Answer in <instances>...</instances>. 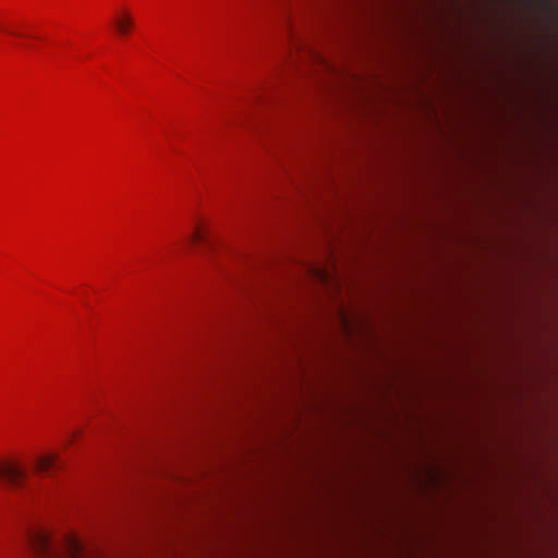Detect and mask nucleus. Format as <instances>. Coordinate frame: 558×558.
I'll return each mask as SVG.
<instances>
[{"instance_id":"obj_1","label":"nucleus","mask_w":558,"mask_h":558,"mask_svg":"<svg viewBox=\"0 0 558 558\" xmlns=\"http://www.w3.org/2000/svg\"><path fill=\"white\" fill-rule=\"evenodd\" d=\"M27 537L37 558H82L83 546L73 535L56 538L48 530L38 527Z\"/></svg>"},{"instance_id":"obj_2","label":"nucleus","mask_w":558,"mask_h":558,"mask_svg":"<svg viewBox=\"0 0 558 558\" xmlns=\"http://www.w3.org/2000/svg\"><path fill=\"white\" fill-rule=\"evenodd\" d=\"M26 476V471L14 463L0 464V478L7 481L12 486H21Z\"/></svg>"},{"instance_id":"obj_3","label":"nucleus","mask_w":558,"mask_h":558,"mask_svg":"<svg viewBox=\"0 0 558 558\" xmlns=\"http://www.w3.org/2000/svg\"><path fill=\"white\" fill-rule=\"evenodd\" d=\"M133 19L131 14L128 12L123 13L122 15H119L114 21V25L120 35H126L133 27Z\"/></svg>"},{"instance_id":"obj_4","label":"nucleus","mask_w":558,"mask_h":558,"mask_svg":"<svg viewBox=\"0 0 558 558\" xmlns=\"http://www.w3.org/2000/svg\"><path fill=\"white\" fill-rule=\"evenodd\" d=\"M57 464V457L49 454L40 457L35 463V470L40 473H48Z\"/></svg>"},{"instance_id":"obj_5","label":"nucleus","mask_w":558,"mask_h":558,"mask_svg":"<svg viewBox=\"0 0 558 558\" xmlns=\"http://www.w3.org/2000/svg\"><path fill=\"white\" fill-rule=\"evenodd\" d=\"M311 270L313 271L314 277L323 283H327L329 281V274L326 270L320 268H313Z\"/></svg>"},{"instance_id":"obj_6","label":"nucleus","mask_w":558,"mask_h":558,"mask_svg":"<svg viewBox=\"0 0 558 558\" xmlns=\"http://www.w3.org/2000/svg\"><path fill=\"white\" fill-rule=\"evenodd\" d=\"M192 241L194 242H206L205 235L201 232L199 229H196L192 235Z\"/></svg>"},{"instance_id":"obj_7","label":"nucleus","mask_w":558,"mask_h":558,"mask_svg":"<svg viewBox=\"0 0 558 558\" xmlns=\"http://www.w3.org/2000/svg\"><path fill=\"white\" fill-rule=\"evenodd\" d=\"M11 35H16V36H20V34L17 33H14V32H9Z\"/></svg>"}]
</instances>
